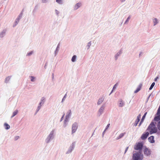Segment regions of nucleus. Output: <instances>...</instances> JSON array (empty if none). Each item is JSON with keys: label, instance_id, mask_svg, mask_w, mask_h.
Returning a JSON list of instances; mask_svg holds the SVG:
<instances>
[{"label": "nucleus", "instance_id": "obj_1", "mask_svg": "<svg viewBox=\"0 0 160 160\" xmlns=\"http://www.w3.org/2000/svg\"><path fill=\"white\" fill-rule=\"evenodd\" d=\"M147 130L148 131L150 134H152L153 133H156L158 131V129L157 128L155 127V125L154 123L153 122H152L149 125Z\"/></svg>", "mask_w": 160, "mask_h": 160}, {"label": "nucleus", "instance_id": "obj_2", "mask_svg": "<svg viewBox=\"0 0 160 160\" xmlns=\"http://www.w3.org/2000/svg\"><path fill=\"white\" fill-rule=\"evenodd\" d=\"M143 158V156L141 152H136L133 154L132 159L133 160H142Z\"/></svg>", "mask_w": 160, "mask_h": 160}, {"label": "nucleus", "instance_id": "obj_3", "mask_svg": "<svg viewBox=\"0 0 160 160\" xmlns=\"http://www.w3.org/2000/svg\"><path fill=\"white\" fill-rule=\"evenodd\" d=\"M143 147V144L142 143L139 142L136 144L134 146V148L135 150H141Z\"/></svg>", "mask_w": 160, "mask_h": 160}, {"label": "nucleus", "instance_id": "obj_4", "mask_svg": "<svg viewBox=\"0 0 160 160\" xmlns=\"http://www.w3.org/2000/svg\"><path fill=\"white\" fill-rule=\"evenodd\" d=\"M149 135V132H148L143 133L141 136V138L142 140H145L147 138Z\"/></svg>", "mask_w": 160, "mask_h": 160}, {"label": "nucleus", "instance_id": "obj_5", "mask_svg": "<svg viewBox=\"0 0 160 160\" xmlns=\"http://www.w3.org/2000/svg\"><path fill=\"white\" fill-rule=\"evenodd\" d=\"M78 125L76 123H74L72 127V133H74L77 129Z\"/></svg>", "mask_w": 160, "mask_h": 160}, {"label": "nucleus", "instance_id": "obj_6", "mask_svg": "<svg viewBox=\"0 0 160 160\" xmlns=\"http://www.w3.org/2000/svg\"><path fill=\"white\" fill-rule=\"evenodd\" d=\"M141 115L139 114L138 115L137 117V119L136 120L135 123L133 124V126H136L138 123V122L140 121V119L141 118Z\"/></svg>", "mask_w": 160, "mask_h": 160}, {"label": "nucleus", "instance_id": "obj_7", "mask_svg": "<svg viewBox=\"0 0 160 160\" xmlns=\"http://www.w3.org/2000/svg\"><path fill=\"white\" fill-rule=\"evenodd\" d=\"M144 152V154L147 156L151 154V151L148 148L145 149Z\"/></svg>", "mask_w": 160, "mask_h": 160}, {"label": "nucleus", "instance_id": "obj_8", "mask_svg": "<svg viewBox=\"0 0 160 160\" xmlns=\"http://www.w3.org/2000/svg\"><path fill=\"white\" fill-rule=\"evenodd\" d=\"M154 139V136H151L148 138V140L151 143H153L155 142Z\"/></svg>", "mask_w": 160, "mask_h": 160}, {"label": "nucleus", "instance_id": "obj_9", "mask_svg": "<svg viewBox=\"0 0 160 160\" xmlns=\"http://www.w3.org/2000/svg\"><path fill=\"white\" fill-rule=\"evenodd\" d=\"M142 86V84H140L138 88H137V89L135 91L134 93H137L140 90Z\"/></svg>", "mask_w": 160, "mask_h": 160}, {"label": "nucleus", "instance_id": "obj_10", "mask_svg": "<svg viewBox=\"0 0 160 160\" xmlns=\"http://www.w3.org/2000/svg\"><path fill=\"white\" fill-rule=\"evenodd\" d=\"M147 114V112H146L144 114L143 116H142V118L141 120V122H140V123H139V126H140L142 122H143V120H144V118H145V117Z\"/></svg>", "mask_w": 160, "mask_h": 160}, {"label": "nucleus", "instance_id": "obj_11", "mask_svg": "<svg viewBox=\"0 0 160 160\" xmlns=\"http://www.w3.org/2000/svg\"><path fill=\"white\" fill-rule=\"evenodd\" d=\"M154 121H158L160 120V115H157V116L155 117L154 118Z\"/></svg>", "mask_w": 160, "mask_h": 160}, {"label": "nucleus", "instance_id": "obj_12", "mask_svg": "<svg viewBox=\"0 0 160 160\" xmlns=\"http://www.w3.org/2000/svg\"><path fill=\"white\" fill-rule=\"evenodd\" d=\"M5 128L6 129H8L10 128V126L7 123H5L4 124Z\"/></svg>", "mask_w": 160, "mask_h": 160}, {"label": "nucleus", "instance_id": "obj_13", "mask_svg": "<svg viewBox=\"0 0 160 160\" xmlns=\"http://www.w3.org/2000/svg\"><path fill=\"white\" fill-rule=\"evenodd\" d=\"M103 100V99L102 98H101L99 99L98 101V104L99 105L101 103Z\"/></svg>", "mask_w": 160, "mask_h": 160}, {"label": "nucleus", "instance_id": "obj_14", "mask_svg": "<svg viewBox=\"0 0 160 160\" xmlns=\"http://www.w3.org/2000/svg\"><path fill=\"white\" fill-rule=\"evenodd\" d=\"M104 109V108L103 107H102L100 108L99 112H100V114H101V113L103 112Z\"/></svg>", "mask_w": 160, "mask_h": 160}, {"label": "nucleus", "instance_id": "obj_15", "mask_svg": "<svg viewBox=\"0 0 160 160\" xmlns=\"http://www.w3.org/2000/svg\"><path fill=\"white\" fill-rule=\"evenodd\" d=\"M81 5V4L80 3H77L75 6V9H77L80 7Z\"/></svg>", "mask_w": 160, "mask_h": 160}, {"label": "nucleus", "instance_id": "obj_16", "mask_svg": "<svg viewBox=\"0 0 160 160\" xmlns=\"http://www.w3.org/2000/svg\"><path fill=\"white\" fill-rule=\"evenodd\" d=\"M125 134V132L120 134L118 137V139H119L120 138H121L123 137Z\"/></svg>", "mask_w": 160, "mask_h": 160}, {"label": "nucleus", "instance_id": "obj_17", "mask_svg": "<svg viewBox=\"0 0 160 160\" xmlns=\"http://www.w3.org/2000/svg\"><path fill=\"white\" fill-rule=\"evenodd\" d=\"M18 110H16L13 113V114L12 116V117H13L17 115L18 113Z\"/></svg>", "mask_w": 160, "mask_h": 160}, {"label": "nucleus", "instance_id": "obj_18", "mask_svg": "<svg viewBox=\"0 0 160 160\" xmlns=\"http://www.w3.org/2000/svg\"><path fill=\"white\" fill-rule=\"evenodd\" d=\"M124 104L123 102H122V100H121L120 101V102L119 103V106L120 107H122L123 106Z\"/></svg>", "mask_w": 160, "mask_h": 160}, {"label": "nucleus", "instance_id": "obj_19", "mask_svg": "<svg viewBox=\"0 0 160 160\" xmlns=\"http://www.w3.org/2000/svg\"><path fill=\"white\" fill-rule=\"evenodd\" d=\"M76 56L75 55H74L72 58V62H74L75 61V60H76Z\"/></svg>", "mask_w": 160, "mask_h": 160}, {"label": "nucleus", "instance_id": "obj_20", "mask_svg": "<svg viewBox=\"0 0 160 160\" xmlns=\"http://www.w3.org/2000/svg\"><path fill=\"white\" fill-rule=\"evenodd\" d=\"M155 82H153L151 85L150 86V88H149V90H151L152 88H153V87H154V86L155 85Z\"/></svg>", "mask_w": 160, "mask_h": 160}, {"label": "nucleus", "instance_id": "obj_21", "mask_svg": "<svg viewBox=\"0 0 160 160\" xmlns=\"http://www.w3.org/2000/svg\"><path fill=\"white\" fill-rule=\"evenodd\" d=\"M71 110H69V112L68 115L66 116V119H68V118H69V116H70L71 115Z\"/></svg>", "mask_w": 160, "mask_h": 160}, {"label": "nucleus", "instance_id": "obj_22", "mask_svg": "<svg viewBox=\"0 0 160 160\" xmlns=\"http://www.w3.org/2000/svg\"><path fill=\"white\" fill-rule=\"evenodd\" d=\"M157 127L158 130L160 131V120L157 124Z\"/></svg>", "mask_w": 160, "mask_h": 160}, {"label": "nucleus", "instance_id": "obj_23", "mask_svg": "<svg viewBox=\"0 0 160 160\" xmlns=\"http://www.w3.org/2000/svg\"><path fill=\"white\" fill-rule=\"evenodd\" d=\"M153 22L154 23V25H155L156 24L158 23L157 20L156 18H155L153 20Z\"/></svg>", "mask_w": 160, "mask_h": 160}, {"label": "nucleus", "instance_id": "obj_24", "mask_svg": "<svg viewBox=\"0 0 160 160\" xmlns=\"http://www.w3.org/2000/svg\"><path fill=\"white\" fill-rule=\"evenodd\" d=\"M56 2L59 4H61L62 3V0H56Z\"/></svg>", "mask_w": 160, "mask_h": 160}, {"label": "nucleus", "instance_id": "obj_25", "mask_svg": "<svg viewBox=\"0 0 160 160\" xmlns=\"http://www.w3.org/2000/svg\"><path fill=\"white\" fill-rule=\"evenodd\" d=\"M31 81L32 82H33L34 81L35 78L33 76H31Z\"/></svg>", "mask_w": 160, "mask_h": 160}, {"label": "nucleus", "instance_id": "obj_26", "mask_svg": "<svg viewBox=\"0 0 160 160\" xmlns=\"http://www.w3.org/2000/svg\"><path fill=\"white\" fill-rule=\"evenodd\" d=\"M118 85V83H116V84L113 87V90H112V91L113 90H114V89H115L116 88V87Z\"/></svg>", "mask_w": 160, "mask_h": 160}, {"label": "nucleus", "instance_id": "obj_27", "mask_svg": "<svg viewBox=\"0 0 160 160\" xmlns=\"http://www.w3.org/2000/svg\"><path fill=\"white\" fill-rule=\"evenodd\" d=\"M10 79V78L9 77H8L7 78H6L5 82H7V81H8Z\"/></svg>", "mask_w": 160, "mask_h": 160}, {"label": "nucleus", "instance_id": "obj_28", "mask_svg": "<svg viewBox=\"0 0 160 160\" xmlns=\"http://www.w3.org/2000/svg\"><path fill=\"white\" fill-rule=\"evenodd\" d=\"M5 33L4 32H2L0 34V37H2L3 36V35Z\"/></svg>", "mask_w": 160, "mask_h": 160}, {"label": "nucleus", "instance_id": "obj_29", "mask_svg": "<svg viewBox=\"0 0 160 160\" xmlns=\"http://www.w3.org/2000/svg\"><path fill=\"white\" fill-rule=\"evenodd\" d=\"M19 138V137L18 136H16L14 138V139L15 140H17Z\"/></svg>", "mask_w": 160, "mask_h": 160}, {"label": "nucleus", "instance_id": "obj_30", "mask_svg": "<svg viewBox=\"0 0 160 160\" xmlns=\"http://www.w3.org/2000/svg\"><path fill=\"white\" fill-rule=\"evenodd\" d=\"M110 125V124H108L107 125V126L105 128V130H106V129H107L108 128V127H109Z\"/></svg>", "mask_w": 160, "mask_h": 160}, {"label": "nucleus", "instance_id": "obj_31", "mask_svg": "<svg viewBox=\"0 0 160 160\" xmlns=\"http://www.w3.org/2000/svg\"><path fill=\"white\" fill-rule=\"evenodd\" d=\"M130 16H129V17H128V18H127V19L126 20V21L125 22V23H126L127 22H128V21H129V20L130 19Z\"/></svg>", "mask_w": 160, "mask_h": 160}, {"label": "nucleus", "instance_id": "obj_32", "mask_svg": "<svg viewBox=\"0 0 160 160\" xmlns=\"http://www.w3.org/2000/svg\"><path fill=\"white\" fill-rule=\"evenodd\" d=\"M32 52H31L28 53L27 54V55H28V56H30V55H31L32 54Z\"/></svg>", "mask_w": 160, "mask_h": 160}, {"label": "nucleus", "instance_id": "obj_33", "mask_svg": "<svg viewBox=\"0 0 160 160\" xmlns=\"http://www.w3.org/2000/svg\"><path fill=\"white\" fill-rule=\"evenodd\" d=\"M128 147H127L126 148V150H125V153H126V152H127V150H128Z\"/></svg>", "mask_w": 160, "mask_h": 160}, {"label": "nucleus", "instance_id": "obj_34", "mask_svg": "<svg viewBox=\"0 0 160 160\" xmlns=\"http://www.w3.org/2000/svg\"><path fill=\"white\" fill-rule=\"evenodd\" d=\"M158 78V77H157L156 78H155V80H154L155 81H157V80Z\"/></svg>", "mask_w": 160, "mask_h": 160}, {"label": "nucleus", "instance_id": "obj_35", "mask_svg": "<svg viewBox=\"0 0 160 160\" xmlns=\"http://www.w3.org/2000/svg\"><path fill=\"white\" fill-rule=\"evenodd\" d=\"M65 98V96H64V97H63V98L62 99V101H63V100H64V98Z\"/></svg>", "mask_w": 160, "mask_h": 160}, {"label": "nucleus", "instance_id": "obj_36", "mask_svg": "<svg viewBox=\"0 0 160 160\" xmlns=\"http://www.w3.org/2000/svg\"><path fill=\"white\" fill-rule=\"evenodd\" d=\"M64 114L63 115V116L62 117V118H61V120H62V118H63L64 117Z\"/></svg>", "mask_w": 160, "mask_h": 160}, {"label": "nucleus", "instance_id": "obj_37", "mask_svg": "<svg viewBox=\"0 0 160 160\" xmlns=\"http://www.w3.org/2000/svg\"><path fill=\"white\" fill-rule=\"evenodd\" d=\"M125 0H121V1L122 2H124L125 1Z\"/></svg>", "mask_w": 160, "mask_h": 160}, {"label": "nucleus", "instance_id": "obj_38", "mask_svg": "<svg viewBox=\"0 0 160 160\" xmlns=\"http://www.w3.org/2000/svg\"><path fill=\"white\" fill-rule=\"evenodd\" d=\"M42 103V102H40L39 104H40V105H41V104Z\"/></svg>", "mask_w": 160, "mask_h": 160}, {"label": "nucleus", "instance_id": "obj_39", "mask_svg": "<svg viewBox=\"0 0 160 160\" xmlns=\"http://www.w3.org/2000/svg\"><path fill=\"white\" fill-rule=\"evenodd\" d=\"M52 132H51V133L50 134V136L51 135V134H52Z\"/></svg>", "mask_w": 160, "mask_h": 160}, {"label": "nucleus", "instance_id": "obj_40", "mask_svg": "<svg viewBox=\"0 0 160 160\" xmlns=\"http://www.w3.org/2000/svg\"><path fill=\"white\" fill-rule=\"evenodd\" d=\"M38 108H39V109H40V107H38Z\"/></svg>", "mask_w": 160, "mask_h": 160}]
</instances>
